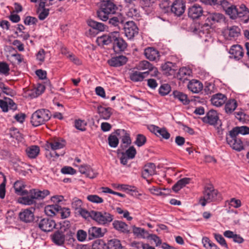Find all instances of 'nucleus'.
I'll list each match as a JSON object with an SVG mask.
<instances>
[{
    "label": "nucleus",
    "mask_w": 249,
    "mask_h": 249,
    "mask_svg": "<svg viewBox=\"0 0 249 249\" xmlns=\"http://www.w3.org/2000/svg\"><path fill=\"white\" fill-rule=\"evenodd\" d=\"M113 0H101L100 8L97 11V17L103 21H107L109 16L114 14L117 7L112 1Z\"/></svg>",
    "instance_id": "obj_1"
},
{
    "label": "nucleus",
    "mask_w": 249,
    "mask_h": 249,
    "mask_svg": "<svg viewBox=\"0 0 249 249\" xmlns=\"http://www.w3.org/2000/svg\"><path fill=\"white\" fill-rule=\"evenodd\" d=\"M220 197L218 191L212 184H208L204 188L203 196L199 199V203L205 206L207 203L215 201Z\"/></svg>",
    "instance_id": "obj_2"
},
{
    "label": "nucleus",
    "mask_w": 249,
    "mask_h": 249,
    "mask_svg": "<svg viewBox=\"0 0 249 249\" xmlns=\"http://www.w3.org/2000/svg\"><path fill=\"white\" fill-rule=\"evenodd\" d=\"M51 118V113L46 109H40L34 112L31 117V123L33 126L37 127L44 124Z\"/></svg>",
    "instance_id": "obj_3"
},
{
    "label": "nucleus",
    "mask_w": 249,
    "mask_h": 249,
    "mask_svg": "<svg viewBox=\"0 0 249 249\" xmlns=\"http://www.w3.org/2000/svg\"><path fill=\"white\" fill-rule=\"evenodd\" d=\"M92 219L99 225H107L113 219V216L105 211H91Z\"/></svg>",
    "instance_id": "obj_4"
},
{
    "label": "nucleus",
    "mask_w": 249,
    "mask_h": 249,
    "mask_svg": "<svg viewBox=\"0 0 249 249\" xmlns=\"http://www.w3.org/2000/svg\"><path fill=\"white\" fill-rule=\"evenodd\" d=\"M122 29H124L125 36L128 39H133L139 33L138 27L132 21L126 22Z\"/></svg>",
    "instance_id": "obj_5"
},
{
    "label": "nucleus",
    "mask_w": 249,
    "mask_h": 249,
    "mask_svg": "<svg viewBox=\"0 0 249 249\" xmlns=\"http://www.w3.org/2000/svg\"><path fill=\"white\" fill-rule=\"evenodd\" d=\"M226 140L228 144L233 149L237 151H240L244 149V145L241 140L237 136L231 135L229 133L227 135Z\"/></svg>",
    "instance_id": "obj_6"
},
{
    "label": "nucleus",
    "mask_w": 249,
    "mask_h": 249,
    "mask_svg": "<svg viewBox=\"0 0 249 249\" xmlns=\"http://www.w3.org/2000/svg\"><path fill=\"white\" fill-rule=\"evenodd\" d=\"M116 34L113 40V49L116 53H120L124 51L127 47V44L125 40L120 36L119 31H116Z\"/></svg>",
    "instance_id": "obj_7"
},
{
    "label": "nucleus",
    "mask_w": 249,
    "mask_h": 249,
    "mask_svg": "<svg viewBox=\"0 0 249 249\" xmlns=\"http://www.w3.org/2000/svg\"><path fill=\"white\" fill-rule=\"evenodd\" d=\"M107 232L106 229L92 226L88 230V236L89 240L103 237Z\"/></svg>",
    "instance_id": "obj_8"
},
{
    "label": "nucleus",
    "mask_w": 249,
    "mask_h": 249,
    "mask_svg": "<svg viewBox=\"0 0 249 249\" xmlns=\"http://www.w3.org/2000/svg\"><path fill=\"white\" fill-rule=\"evenodd\" d=\"M185 2L183 0H176L172 3L171 10L175 15L180 16L185 10Z\"/></svg>",
    "instance_id": "obj_9"
},
{
    "label": "nucleus",
    "mask_w": 249,
    "mask_h": 249,
    "mask_svg": "<svg viewBox=\"0 0 249 249\" xmlns=\"http://www.w3.org/2000/svg\"><path fill=\"white\" fill-rule=\"evenodd\" d=\"M56 224L54 220L49 218H43L38 222V227L45 232L52 231L55 227Z\"/></svg>",
    "instance_id": "obj_10"
},
{
    "label": "nucleus",
    "mask_w": 249,
    "mask_h": 249,
    "mask_svg": "<svg viewBox=\"0 0 249 249\" xmlns=\"http://www.w3.org/2000/svg\"><path fill=\"white\" fill-rule=\"evenodd\" d=\"M115 35H117L116 31L98 36L97 38L96 42L99 46L107 45L112 43L114 37L116 38Z\"/></svg>",
    "instance_id": "obj_11"
},
{
    "label": "nucleus",
    "mask_w": 249,
    "mask_h": 249,
    "mask_svg": "<svg viewBox=\"0 0 249 249\" xmlns=\"http://www.w3.org/2000/svg\"><path fill=\"white\" fill-rule=\"evenodd\" d=\"M66 141L61 138H55L51 139L50 142H47L46 146L51 148L53 151L60 149L64 147L66 145Z\"/></svg>",
    "instance_id": "obj_12"
},
{
    "label": "nucleus",
    "mask_w": 249,
    "mask_h": 249,
    "mask_svg": "<svg viewBox=\"0 0 249 249\" xmlns=\"http://www.w3.org/2000/svg\"><path fill=\"white\" fill-rule=\"evenodd\" d=\"M203 10L201 6L195 4L188 9V16L189 18L195 19L199 18L203 14Z\"/></svg>",
    "instance_id": "obj_13"
},
{
    "label": "nucleus",
    "mask_w": 249,
    "mask_h": 249,
    "mask_svg": "<svg viewBox=\"0 0 249 249\" xmlns=\"http://www.w3.org/2000/svg\"><path fill=\"white\" fill-rule=\"evenodd\" d=\"M144 54L147 59L152 61L159 60L160 57L159 52L153 47L145 48L144 51Z\"/></svg>",
    "instance_id": "obj_14"
},
{
    "label": "nucleus",
    "mask_w": 249,
    "mask_h": 249,
    "mask_svg": "<svg viewBox=\"0 0 249 249\" xmlns=\"http://www.w3.org/2000/svg\"><path fill=\"white\" fill-rule=\"evenodd\" d=\"M229 53L232 57L237 60L241 59L244 54L243 48L239 45H232L229 51Z\"/></svg>",
    "instance_id": "obj_15"
},
{
    "label": "nucleus",
    "mask_w": 249,
    "mask_h": 249,
    "mask_svg": "<svg viewBox=\"0 0 249 249\" xmlns=\"http://www.w3.org/2000/svg\"><path fill=\"white\" fill-rule=\"evenodd\" d=\"M116 134L122 139V143L126 147L131 143L130 134L124 129H117L115 131Z\"/></svg>",
    "instance_id": "obj_16"
},
{
    "label": "nucleus",
    "mask_w": 249,
    "mask_h": 249,
    "mask_svg": "<svg viewBox=\"0 0 249 249\" xmlns=\"http://www.w3.org/2000/svg\"><path fill=\"white\" fill-rule=\"evenodd\" d=\"M225 20V16L219 13H209L207 15L206 21L213 25L216 22H221Z\"/></svg>",
    "instance_id": "obj_17"
},
{
    "label": "nucleus",
    "mask_w": 249,
    "mask_h": 249,
    "mask_svg": "<svg viewBox=\"0 0 249 249\" xmlns=\"http://www.w3.org/2000/svg\"><path fill=\"white\" fill-rule=\"evenodd\" d=\"M227 100V98L225 95L218 93L213 95L211 101L213 106L219 107L224 105Z\"/></svg>",
    "instance_id": "obj_18"
},
{
    "label": "nucleus",
    "mask_w": 249,
    "mask_h": 249,
    "mask_svg": "<svg viewBox=\"0 0 249 249\" xmlns=\"http://www.w3.org/2000/svg\"><path fill=\"white\" fill-rule=\"evenodd\" d=\"M109 23L114 27H117V29L120 30L124 23V18L121 14H119L117 16L110 18Z\"/></svg>",
    "instance_id": "obj_19"
},
{
    "label": "nucleus",
    "mask_w": 249,
    "mask_h": 249,
    "mask_svg": "<svg viewBox=\"0 0 249 249\" xmlns=\"http://www.w3.org/2000/svg\"><path fill=\"white\" fill-rule=\"evenodd\" d=\"M218 119L216 111L211 110L207 113L206 116L203 118V121L211 125H214L217 123Z\"/></svg>",
    "instance_id": "obj_20"
},
{
    "label": "nucleus",
    "mask_w": 249,
    "mask_h": 249,
    "mask_svg": "<svg viewBox=\"0 0 249 249\" xmlns=\"http://www.w3.org/2000/svg\"><path fill=\"white\" fill-rule=\"evenodd\" d=\"M226 7H223V9L225 11L227 15L229 16L230 18L232 19H235L238 18L237 7L236 6L231 4L228 1V4Z\"/></svg>",
    "instance_id": "obj_21"
},
{
    "label": "nucleus",
    "mask_w": 249,
    "mask_h": 249,
    "mask_svg": "<svg viewBox=\"0 0 249 249\" xmlns=\"http://www.w3.org/2000/svg\"><path fill=\"white\" fill-rule=\"evenodd\" d=\"M202 83L198 80L193 79L191 80L188 85V88L193 93H199L203 89Z\"/></svg>",
    "instance_id": "obj_22"
},
{
    "label": "nucleus",
    "mask_w": 249,
    "mask_h": 249,
    "mask_svg": "<svg viewBox=\"0 0 249 249\" xmlns=\"http://www.w3.org/2000/svg\"><path fill=\"white\" fill-rule=\"evenodd\" d=\"M127 61V58L123 55L112 57L108 61L109 65L112 67H120L125 64Z\"/></svg>",
    "instance_id": "obj_23"
},
{
    "label": "nucleus",
    "mask_w": 249,
    "mask_h": 249,
    "mask_svg": "<svg viewBox=\"0 0 249 249\" xmlns=\"http://www.w3.org/2000/svg\"><path fill=\"white\" fill-rule=\"evenodd\" d=\"M113 228L118 231L128 234L130 232L128 226L125 223L119 220H115L112 223Z\"/></svg>",
    "instance_id": "obj_24"
},
{
    "label": "nucleus",
    "mask_w": 249,
    "mask_h": 249,
    "mask_svg": "<svg viewBox=\"0 0 249 249\" xmlns=\"http://www.w3.org/2000/svg\"><path fill=\"white\" fill-rule=\"evenodd\" d=\"M51 239L55 244L61 246L64 243L65 234L61 231H57L52 235Z\"/></svg>",
    "instance_id": "obj_25"
},
{
    "label": "nucleus",
    "mask_w": 249,
    "mask_h": 249,
    "mask_svg": "<svg viewBox=\"0 0 249 249\" xmlns=\"http://www.w3.org/2000/svg\"><path fill=\"white\" fill-rule=\"evenodd\" d=\"M156 167L154 163H148L145 165L142 171V177L144 178H147L150 176L155 174Z\"/></svg>",
    "instance_id": "obj_26"
},
{
    "label": "nucleus",
    "mask_w": 249,
    "mask_h": 249,
    "mask_svg": "<svg viewBox=\"0 0 249 249\" xmlns=\"http://www.w3.org/2000/svg\"><path fill=\"white\" fill-rule=\"evenodd\" d=\"M19 217L21 221L25 223H29L33 221L34 215L33 212L26 209L19 213Z\"/></svg>",
    "instance_id": "obj_27"
},
{
    "label": "nucleus",
    "mask_w": 249,
    "mask_h": 249,
    "mask_svg": "<svg viewBox=\"0 0 249 249\" xmlns=\"http://www.w3.org/2000/svg\"><path fill=\"white\" fill-rule=\"evenodd\" d=\"M26 195V196L18 198V202L26 205H31L36 203V200L30 190L29 192L28 191V194Z\"/></svg>",
    "instance_id": "obj_28"
},
{
    "label": "nucleus",
    "mask_w": 249,
    "mask_h": 249,
    "mask_svg": "<svg viewBox=\"0 0 249 249\" xmlns=\"http://www.w3.org/2000/svg\"><path fill=\"white\" fill-rule=\"evenodd\" d=\"M173 95L176 99H178L184 105H189L190 102L187 94L182 92L174 90L173 92Z\"/></svg>",
    "instance_id": "obj_29"
},
{
    "label": "nucleus",
    "mask_w": 249,
    "mask_h": 249,
    "mask_svg": "<svg viewBox=\"0 0 249 249\" xmlns=\"http://www.w3.org/2000/svg\"><path fill=\"white\" fill-rule=\"evenodd\" d=\"M148 75L147 72L133 71L130 74V79L134 82H141Z\"/></svg>",
    "instance_id": "obj_30"
},
{
    "label": "nucleus",
    "mask_w": 249,
    "mask_h": 249,
    "mask_svg": "<svg viewBox=\"0 0 249 249\" xmlns=\"http://www.w3.org/2000/svg\"><path fill=\"white\" fill-rule=\"evenodd\" d=\"M25 151L29 158L35 159L39 154L40 148L37 145H33L28 147Z\"/></svg>",
    "instance_id": "obj_31"
},
{
    "label": "nucleus",
    "mask_w": 249,
    "mask_h": 249,
    "mask_svg": "<svg viewBox=\"0 0 249 249\" xmlns=\"http://www.w3.org/2000/svg\"><path fill=\"white\" fill-rule=\"evenodd\" d=\"M225 33L228 35L230 39L238 37L240 34V29L237 26L228 27Z\"/></svg>",
    "instance_id": "obj_32"
},
{
    "label": "nucleus",
    "mask_w": 249,
    "mask_h": 249,
    "mask_svg": "<svg viewBox=\"0 0 249 249\" xmlns=\"http://www.w3.org/2000/svg\"><path fill=\"white\" fill-rule=\"evenodd\" d=\"M31 193L33 195L35 200L36 199L41 200L50 194V192L48 190H43V191L38 189L30 190Z\"/></svg>",
    "instance_id": "obj_33"
},
{
    "label": "nucleus",
    "mask_w": 249,
    "mask_h": 249,
    "mask_svg": "<svg viewBox=\"0 0 249 249\" xmlns=\"http://www.w3.org/2000/svg\"><path fill=\"white\" fill-rule=\"evenodd\" d=\"M60 206L57 205H49L44 208V212L46 215L49 216H53L58 213Z\"/></svg>",
    "instance_id": "obj_34"
},
{
    "label": "nucleus",
    "mask_w": 249,
    "mask_h": 249,
    "mask_svg": "<svg viewBox=\"0 0 249 249\" xmlns=\"http://www.w3.org/2000/svg\"><path fill=\"white\" fill-rule=\"evenodd\" d=\"M98 112L101 118L108 120L112 114V108L100 106L98 107Z\"/></svg>",
    "instance_id": "obj_35"
},
{
    "label": "nucleus",
    "mask_w": 249,
    "mask_h": 249,
    "mask_svg": "<svg viewBox=\"0 0 249 249\" xmlns=\"http://www.w3.org/2000/svg\"><path fill=\"white\" fill-rule=\"evenodd\" d=\"M14 188L15 193L18 195L24 196L28 194V191L24 189L25 185L22 181H16L14 184Z\"/></svg>",
    "instance_id": "obj_36"
},
{
    "label": "nucleus",
    "mask_w": 249,
    "mask_h": 249,
    "mask_svg": "<svg viewBox=\"0 0 249 249\" xmlns=\"http://www.w3.org/2000/svg\"><path fill=\"white\" fill-rule=\"evenodd\" d=\"M89 26L92 28V30H96L98 31L102 32L105 30V25L102 23L98 22L92 19H89L87 21ZM92 29H89V32L91 33Z\"/></svg>",
    "instance_id": "obj_37"
},
{
    "label": "nucleus",
    "mask_w": 249,
    "mask_h": 249,
    "mask_svg": "<svg viewBox=\"0 0 249 249\" xmlns=\"http://www.w3.org/2000/svg\"><path fill=\"white\" fill-rule=\"evenodd\" d=\"M132 231L134 234L139 238L147 239L149 236V233L142 228L137 227L134 226L132 227Z\"/></svg>",
    "instance_id": "obj_38"
},
{
    "label": "nucleus",
    "mask_w": 249,
    "mask_h": 249,
    "mask_svg": "<svg viewBox=\"0 0 249 249\" xmlns=\"http://www.w3.org/2000/svg\"><path fill=\"white\" fill-rule=\"evenodd\" d=\"M191 178H184L179 179L172 187V189L175 192H178L181 189L184 187L186 184L190 183Z\"/></svg>",
    "instance_id": "obj_39"
},
{
    "label": "nucleus",
    "mask_w": 249,
    "mask_h": 249,
    "mask_svg": "<svg viewBox=\"0 0 249 249\" xmlns=\"http://www.w3.org/2000/svg\"><path fill=\"white\" fill-rule=\"evenodd\" d=\"M229 133L235 136H237L239 134L243 135L249 134V127L247 126H236L231 130Z\"/></svg>",
    "instance_id": "obj_40"
},
{
    "label": "nucleus",
    "mask_w": 249,
    "mask_h": 249,
    "mask_svg": "<svg viewBox=\"0 0 249 249\" xmlns=\"http://www.w3.org/2000/svg\"><path fill=\"white\" fill-rule=\"evenodd\" d=\"M149 191L152 194L154 195L162 196H167L170 193V191L168 189H161L155 186H153L152 187L149 188Z\"/></svg>",
    "instance_id": "obj_41"
},
{
    "label": "nucleus",
    "mask_w": 249,
    "mask_h": 249,
    "mask_svg": "<svg viewBox=\"0 0 249 249\" xmlns=\"http://www.w3.org/2000/svg\"><path fill=\"white\" fill-rule=\"evenodd\" d=\"M238 18H241L244 21L245 18H248L249 16V9L245 4H241L239 8H237Z\"/></svg>",
    "instance_id": "obj_42"
},
{
    "label": "nucleus",
    "mask_w": 249,
    "mask_h": 249,
    "mask_svg": "<svg viewBox=\"0 0 249 249\" xmlns=\"http://www.w3.org/2000/svg\"><path fill=\"white\" fill-rule=\"evenodd\" d=\"M237 107V102L235 99L229 100L225 104V110L227 114H231Z\"/></svg>",
    "instance_id": "obj_43"
},
{
    "label": "nucleus",
    "mask_w": 249,
    "mask_h": 249,
    "mask_svg": "<svg viewBox=\"0 0 249 249\" xmlns=\"http://www.w3.org/2000/svg\"><path fill=\"white\" fill-rule=\"evenodd\" d=\"M192 71L188 68L182 67L180 68L178 74V77L180 80H186L191 75Z\"/></svg>",
    "instance_id": "obj_44"
},
{
    "label": "nucleus",
    "mask_w": 249,
    "mask_h": 249,
    "mask_svg": "<svg viewBox=\"0 0 249 249\" xmlns=\"http://www.w3.org/2000/svg\"><path fill=\"white\" fill-rule=\"evenodd\" d=\"M107 249H124L120 241L117 239L108 240L107 244Z\"/></svg>",
    "instance_id": "obj_45"
},
{
    "label": "nucleus",
    "mask_w": 249,
    "mask_h": 249,
    "mask_svg": "<svg viewBox=\"0 0 249 249\" xmlns=\"http://www.w3.org/2000/svg\"><path fill=\"white\" fill-rule=\"evenodd\" d=\"M151 63L147 60H142L139 62L136 65V69L139 71H149L150 68H152Z\"/></svg>",
    "instance_id": "obj_46"
},
{
    "label": "nucleus",
    "mask_w": 249,
    "mask_h": 249,
    "mask_svg": "<svg viewBox=\"0 0 249 249\" xmlns=\"http://www.w3.org/2000/svg\"><path fill=\"white\" fill-rule=\"evenodd\" d=\"M82 201L77 197H74L71 201V208L74 211L75 213L83 208Z\"/></svg>",
    "instance_id": "obj_47"
},
{
    "label": "nucleus",
    "mask_w": 249,
    "mask_h": 249,
    "mask_svg": "<svg viewBox=\"0 0 249 249\" xmlns=\"http://www.w3.org/2000/svg\"><path fill=\"white\" fill-rule=\"evenodd\" d=\"M50 9L45 8L38 7L37 10V13L38 14V18L40 20H44L49 14Z\"/></svg>",
    "instance_id": "obj_48"
},
{
    "label": "nucleus",
    "mask_w": 249,
    "mask_h": 249,
    "mask_svg": "<svg viewBox=\"0 0 249 249\" xmlns=\"http://www.w3.org/2000/svg\"><path fill=\"white\" fill-rule=\"evenodd\" d=\"M207 3L211 5L220 6L223 8V7H226V6L228 5V1L227 0H208Z\"/></svg>",
    "instance_id": "obj_49"
},
{
    "label": "nucleus",
    "mask_w": 249,
    "mask_h": 249,
    "mask_svg": "<svg viewBox=\"0 0 249 249\" xmlns=\"http://www.w3.org/2000/svg\"><path fill=\"white\" fill-rule=\"evenodd\" d=\"M108 144L113 148L116 147L119 143V140L117 137L113 134H111L108 138Z\"/></svg>",
    "instance_id": "obj_50"
},
{
    "label": "nucleus",
    "mask_w": 249,
    "mask_h": 249,
    "mask_svg": "<svg viewBox=\"0 0 249 249\" xmlns=\"http://www.w3.org/2000/svg\"><path fill=\"white\" fill-rule=\"evenodd\" d=\"M174 64L170 62H167L162 64L161 68L162 71L166 74L170 73L172 71Z\"/></svg>",
    "instance_id": "obj_51"
},
{
    "label": "nucleus",
    "mask_w": 249,
    "mask_h": 249,
    "mask_svg": "<svg viewBox=\"0 0 249 249\" xmlns=\"http://www.w3.org/2000/svg\"><path fill=\"white\" fill-rule=\"evenodd\" d=\"M23 96L25 98L29 99H34L38 97L36 92V91L34 88L32 89H29L25 91Z\"/></svg>",
    "instance_id": "obj_52"
},
{
    "label": "nucleus",
    "mask_w": 249,
    "mask_h": 249,
    "mask_svg": "<svg viewBox=\"0 0 249 249\" xmlns=\"http://www.w3.org/2000/svg\"><path fill=\"white\" fill-rule=\"evenodd\" d=\"M87 199L94 203L99 204L103 202V199L96 195H90L88 196Z\"/></svg>",
    "instance_id": "obj_53"
},
{
    "label": "nucleus",
    "mask_w": 249,
    "mask_h": 249,
    "mask_svg": "<svg viewBox=\"0 0 249 249\" xmlns=\"http://www.w3.org/2000/svg\"><path fill=\"white\" fill-rule=\"evenodd\" d=\"M10 68L8 64L4 62H0V73L5 75L9 74Z\"/></svg>",
    "instance_id": "obj_54"
},
{
    "label": "nucleus",
    "mask_w": 249,
    "mask_h": 249,
    "mask_svg": "<svg viewBox=\"0 0 249 249\" xmlns=\"http://www.w3.org/2000/svg\"><path fill=\"white\" fill-rule=\"evenodd\" d=\"M136 150L133 146H130L126 151L124 154L128 158V159H133L135 158L136 154Z\"/></svg>",
    "instance_id": "obj_55"
},
{
    "label": "nucleus",
    "mask_w": 249,
    "mask_h": 249,
    "mask_svg": "<svg viewBox=\"0 0 249 249\" xmlns=\"http://www.w3.org/2000/svg\"><path fill=\"white\" fill-rule=\"evenodd\" d=\"M158 137L161 136L162 138L167 140L170 137V133L167 131V129L164 128H159V130L156 135Z\"/></svg>",
    "instance_id": "obj_56"
},
{
    "label": "nucleus",
    "mask_w": 249,
    "mask_h": 249,
    "mask_svg": "<svg viewBox=\"0 0 249 249\" xmlns=\"http://www.w3.org/2000/svg\"><path fill=\"white\" fill-rule=\"evenodd\" d=\"M75 214L80 215L86 219H88L89 217L92 218L91 211L89 212L83 208H81V210L76 213Z\"/></svg>",
    "instance_id": "obj_57"
},
{
    "label": "nucleus",
    "mask_w": 249,
    "mask_h": 249,
    "mask_svg": "<svg viewBox=\"0 0 249 249\" xmlns=\"http://www.w3.org/2000/svg\"><path fill=\"white\" fill-rule=\"evenodd\" d=\"M170 90L171 87L168 84L162 85L159 89V93L162 96L168 94Z\"/></svg>",
    "instance_id": "obj_58"
},
{
    "label": "nucleus",
    "mask_w": 249,
    "mask_h": 249,
    "mask_svg": "<svg viewBox=\"0 0 249 249\" xmlns=\"http://www.w3.org/2000/svg\"><path fill=\"white\" fill-rule=\"evenodd\" d=\"M128 8H129V9L127 12V15L128 17L131 18L134 17H137L138 15L139 14L138 10L137 8L134 5V4L131 5V6L128 7Z\"/></svg>",
    "instance_id": "obj_59"
},
{
    "label": "nucleus",
    "mask_w": 249,
    "mask_h": 249,
    "mask_svg": "<svg viewBox=\"0 0 249 249\" xmlns=\"http://www.w3.org/2000/svg\"><path fill=\"white\" fill-rule=\"evenodd\" d=\"M146 141V137L142 134H138L135 141V144L139 147L143 145Z\"/></svg>",
    "instance_id": "obj_60"
},
{
    "label": "nucleus",
    "mask_w": 249,
    "mask_h": 249,
    "mask_svg": "<svg viewBox=\"0 0 249 249\" xmlns=\"http://www.w3.org/2000/svg\"><path fill=\"white\" fill-rule=\"evenodd\" d=\"M147 239L153 240L157 247L160 246V245H162V244L161 240L156 234L149 233V236Z\"/></svg>",
    "instance_id": "obj_61"
},
{
    "label": "nucleus",
    "mask_w": 249,
    "mask_h": 249,
    "mask_svg": "<svg viewBox=\"0 0 249 249\" xmlns=\"http://www.w3.org/2000/svg\"><path fill=\"white\" fill-rule=\"evenodd\" d=\"M58 213L60 214L62 218H66L70 215L71 211L69 208H61L60 207V209L59 210Z\"/></svg>",
    "instance_id": "obj_62"
},
{
    "label": "nucleus",
    "mask_w": 249,
    "mask_h": 249,
    "mask_svg": "<svg viewBox=\"0 0 249 249\" xmlns=\"http://www.w3.org/2000/svg\"><path fill=\"white\" fill-rule=\"evenodd\" d=\"M74 125L76 129L81 131H83L86 130L85 126L86 125V124L85 123L84 121L81 120H76L75 121Z\"/></svg>",
    "instance_id": "obj_63"
},
{
    "label": "nucleus",
    "mask_w": 249,
    "mask_h": 249,
    "mask_svg": "<svg viewBox=\"0 0 249 249\" xmlns=\"http://www.w3.org/2000/svg\"><path fill=\"white\" fill-rule=\"evenodd\" d=\"M105 244L102 240L95 241L92 245V249H104Z\"/></svg>",
    "instance_id": "obj_64"
}]
</instances>
